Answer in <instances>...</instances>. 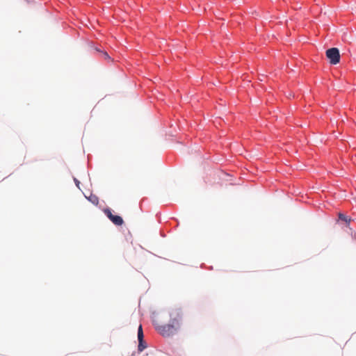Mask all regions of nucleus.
Listing matches in <instances>:
<instances>
[{"mask_svg": "<svg viewBox=\"0 0 356 356\" xmlns=\"http://www.w3.org/2000/svg\"><path fill=\"white\" fill-rule=\"evenodd\" d=\"M182 318V314L179 309H175L170 313V321L169 324L159 325L156 330L163 337H170L177 332L180 327V321Z\"/></svg>", "mask_w": 356, "mask_h": 356, "instance_id": "nucleus-1", "label": "nucleus"}, {"mask_svg": "<svg viewBox=\"0 0 356 356\" xmlns=\"http://www.w3.org/2000/svg\"><path fill=\"white\" fill-rule=\"evenodd\" d=\"M326 56L332 65H337L340 61L339 51L336 47L328 49L326 51Z\"/></svg>", "mask_w": 356, "mask_h": 356, "instance_id": "nucleus-2", "label": "nucleus"}, {"mask_svg": "<svg viewBox=\"0 0 356 356\" xmlns=\"http://www.w3.org/2000/svg\"><path fill=\"white\" fill-rule=\"evenodd\" d=\"M104 213L108 219L115 225H122L124 223L123 219L120 216L113 215L109 209L104 210Z\"/></svg>", "mask_w": 356, "mask_h": 356, "instance_id": "nucleus-3", "label": "nucleus"}, {"mask_svg": "<svg viewBox=\"0 0 356 356\" xmlns=\"http://www.w3.org/2000/svg\"><path fill=\"white\" fill-rule=\"evenodd\" d=\"M339 218L346 222V225H348L351 221V218L348 217L343 213H339Z\"/></svg>", "mask_w": 356, "mask_h": 356, "instance_id": "nucleus-4", "label": "nucleus"}, {"mask_svg": "<svg viewBox=\"0 0 356 356\" xmlns=\"http://www.w3.org/2000/svg\"><path fill=\"white\" fill-rule=\"evenodd\" d=\"M147 347L145 342L144 340H139L138 341V350L139 352H142L145 348Z\"/></svg>", "mask_w": 356, "mask_h": 356, "instance_id": "nucleus-5", "label": "nucleus"}, {"mask_svg": "<svg viewBox=\"0 0 356 356\" xmlns=\"http://www.w3.org/2000/svg\"><path fill=\"white\" fill-rule=\"evenodd\" d=\"M144 335L143 332V327L142 325H140L138 330V339L139 340H143Z\"/></svg>", "mask_w": 356, "mask_h": 356, "instance_id": "nucleus-6", "label": "nucleus"}, {"mask_svg": "<svg viewBox=\"0 0 356 356\" xmlns=\"http://www.w3.org/2000/svg\"><path fill=\"white\" fill-rule=\"evenodd\" d=\"M102 56L104 59H110V56H108V53L106 51H101Z\"/></svg>", "mask_w": 356, "mask_h": 356, "instance_id": "nucleus-7", "label": "nucleus"}, {"mask_svg": "<svg viewBox=\"0 0 356 356\" xmlns=\"http://www.w3.org/2000/svg\"><path fill=\"white\" fill-rule=\"evenodd\" d=\"M74 182H75V184H76V186H77L78 188H79V184H80L79 181H78V180H77V179H76V178H74Z\"/></svg>", "mask_w": 356, "mask_h": 356, "instance_id": "nucleus-8", "label": "nucleus"}, {"mask_svg": "<svg viewBox=\"0 0 356 356\" xmlns=\"http://www.w3.org/2000/svg\"><path fill=\"white\" fill-rule=\"evenodd\" d=\"M90 200H91L94 204H97L98 200H97V198L96 197H95V198H94V199H92V200L91 199Z\"/></svg>", "mask_w": 356, "mask_h": 356, "instance_id": "nucleus-9", "label": "nucleus"}]
</instances>
